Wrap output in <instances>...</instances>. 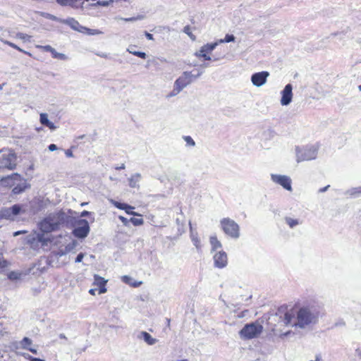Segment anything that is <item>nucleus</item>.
<instances>
[{
  "label": "nucleus",
  "instance_id": "59",
  "mask_svg": "<svg viewBox=\"0 0 361 361\" xmlns=\"http://www.w3.org/2000/svg\"><path fill=\"white\" fill-rule=\"evenodd\" d=\"M125 169V164H122L121 166H118L116 168V170H121V169Z\"/></svg>",
  "mask_w": 361,
  "mask_h": 361
},
{
  "label": "nucleus",
  "instance_id": "54",
  "mask_svg": "<svg viewBox=\"0 0 361 361\" xmlns=\"http://www.w3.org/2000/svg\"><path fill=\"white\" fill-rule=\"evenodd\" d=\"M202 74V71H198L196 75H193V80L199 78Z\"/></svg>",
  "mask_w": 361,
  "mask_h": 361
},
{
  "label": "nucleus",
  "instance_id": "58",
  "mask_svg": "<svg viewBox=\"0 0 361 361\" xmlns=\"http://www.w3.org/2000/svg\"><path fill=\"white\" fill-rule=\"evenodd\" d=\"M30 361H44V360L37 358V357H32Z\"/></svg>",
  "mask_w": 361,
  "mask_h": 361
},
{
  "label": "nucleus",
  "instance_id": "51",
  "mask_svg": "<svg viewBox=\"0 0 361 361\" xmlns=\"http://www.w3.org/2000/svg\"><path fill=\"white\" fill-rule=\"evenodd\" d=\"M65 154H66V157H73V152L71 149L66 150Z\"/></svg>",
  "mask_w": 361,
  "mask_h": 361
},
{
  "label": "nucleus",
  "instance_id": "38",
  "mask_svg": "<svg viewBox=\"0 0 361 361\" xmlns=\"http://www.w3.org/2000/svg\"><path fill=\"white\" fill-rule=\"evenodd\" d=\"M195 56L198 58H203L204 60L210 61L212 60V58L208 54L205 53H195Z\"/></svg>",
  "mask_w": 361,
  "mask_h": 361
},
{
  "label": "nucleus",
  "instance_id": "39",
  "mask_svg": "<svg viewBox=\"0 0 361 361\" xmlns=\"http://www.w3.org/2000/svg\"><path fill=\"white\" fill-rule=\"evenodd\" d=\"M36 47L37 49H42V50H43L44 51H49V52H51V51L54 49L50 45H45V46L37 45Z\"/></svg>",
  "mask_w": 361,
  "mask_h": 361
},
{
  "label": "nucleus",
  "instance_id": "2",
  "mask_svg": "<svg viewBox=\"0 0 361 361\" xmlns=\"http://www.w3.org/2000/svg\"><path fill=\"white\" fill-rule=\"evenodd\" d=\"M66 217V214L61 211L51 213L39 223V228L44 233L56 231L65 222Z\"/></svg>",
  "mask_w": 361,
  "mask_h": 361
},
{
  "label": "nucleus",
  "instance_id": "7",
  "mask_svg": "<svg viewBox=\"0 0 361 361\" xmlns=\"http://www.w3.org/2000/svg\"><path fill=\"white\" fill-rule=\"evenodd\" d=\"M90 231L89 223L85 219H78L75 221L74 229L73 234L78 238H86Z\"/></svg>",
  "mask_w": 361,
  "mask_h": 361
},
{
  "label": "nucleus",
  "instance_id": "12",
  "mask_svg": "<svg viewBox=\"0 0 361 361\" xmlns=\"http://www.w3.org/2000/svg\"><path fill=\"white\" fill-rule=\"evenodd\" d=\"M293 99V86L291 84H288L285 86L284 89L281 91V104L282 106H288L292 102Z\"/></svg>",
  "mask_w": 361,
  "mask_h": 361
},
{
  "label": "nucleus",
  "instance_id": "17",
  "mask_svg": "<svg viewBox=\"0 0 361 361\" xmlns=\"http://www.w3.org/2000/svg\"><path fill=\"white\" fill-rule=\"evenodd\" d=\"M142 178V176L139 173H136L130 176V178H128V184L129 186L132 188H139L140 185L139 182L140 181Z\"/></svg>",
  "mask_w": 361,
  "mask_h": 361
},
{
  "label": "nucleus",
  "instance_id": "49",
  "mask_svg": "<svg viewBox=\"0 0 361 361\" xmlns=\"http://www.w3.org/2000/svg\"><path fill=\"white\" fill-rule=\"evenodd\" d=\"M90 214H91V212L85 210V211L81 212L80 216L81 217H85V216H89Z\"/></svg>",
  "mask_w": 361,
  "mask_h": 361
},
{
  "label": "nucleus",
  "instance_id": "30",
  "mask_svg": "<svg viewBox=\"0 0 361 361\" xmlns=\"http://www.w3.org/2000/svg\"><path fill=\"white\" fill-rule=\"evenodd\" d=\"M76 0H56V2L63 6H73L75 3Z\"/></svg>",
  "mask_w": 361,
  "mask_h": 361
},
{
  "label": "nucleus",
  "instance_id": "19",
  "mask_svg": "<svg viewBox=\"0 0 361 361\" xmlns=\"http://www.w3.org/2000/svg\"><path fill=\"white\" fill-rule=\"evenodd\" d=\"M219 42H214L210 44H206L203 45L200 49L198 51H196L195 53H205V54H210L212 52L213 50L216 49V47L218 46Z\"/></svg>",
  "mask_w": 361,
  "mask_h": 361
},
{
  "label": "nucleus",
  "instance_id": "60",
  "mask_svg": "<svg viewBox=\"0 0 361 361\" xmlns=\"http://www.w3.org/2000/svg\"><path fill=\"white\" fill-rule=\"evenodd\" d=\"M290 334H291L290 331H287V332L284 333L283 334H282L281 336H287Z\"/></svg>",
  "mask_w": 361,
  "mask_h": 361
},
{
  "label": "nucleus",
  "instance_id": "53",
  "mask_svg": "<svg viewBox=\"0 0 361 361\" xmlns=\"http://www.w3.org/2000/svg\"><path fill=\"white\" fill-rule=\"evenodd\" d=\"M97 289L96 288H92V289H90L89 290V293L90 294L92 295H94L96 294V292H97Z\"/></svg>",
  "mask_w": 361,
  "mask_h": 361
},
{
  "label": "nucleus",
  "instance_id": "6",
  "mask_svg": "<svg viewBox=\"0 0 361 361\" xmlns=\"http://www.w3.org/2000/svg\"><path fill=\"white\" fill-rule=\"evenodd\" d=\"M220 223L222 230L226 235L235 239L239 238L240 228L236 222L229 218H224Z\"/></svg>",
  "mask_w": 361,
  "mask_h": 361
},
{
  "label": "nucleus",
  "instance_id": "3",
  "mask_svg": "<svg viewBox=\"0 0 361 361\" xmlns=\"http://www.w3.org/2000/svg\"><path fill=\"white\" fill-rule=\"evenodd\" d=\"M3 185L8 186L16 185L13 189L14 194H20L25 190L29 187L25 180H23L22 176L17 173H13L11 176L4 177L1 180Z\"/></svg>",
  "mask_w": 361,
  "mask_h": 361
},
{
  "label": "nucleus",
  "instance_id": "61",
  "mask_svg": "<svg viewBox=\"0 0 361 361\" xmlns=\"http://www.w3.org/2000/svg\"><path fill=\"white\" fill-rule=\"evenodd\" d=\"M17 50H18L19 51H21V52H23V53H25L27 54L26 51H23L22 49H20L19 47H18V49H17Z\"/></svg>",
  "mask_w": 361,
  "mask_h": 361
},
{
  "label": "nucleus",
  "instance_id": "23",
  "mask_svg": "<svg viewBox=\"0 0 361 361\" xmlns=\"http://www.w3.org/2000/svg\"><path fill=\"white\" fill-rule=\"evenodd\" d=\"M210 243L212 245V250H215L218 248L221 247V242L217 239L216 235H213L210 237Z\"/></svg>",
  "mask_w": 361,
  "mask_h": 361
},
{
  "label": "nucleus",
  "instance_id": "33",
  "mask_svg": "<svg viewBox=\"0 0 361 361\" xmlns=\"http://www.w3.org/2000/svg\"><path fill=\"white\" fill-rule=\"evenodd\" d=\"M16 37L18 39L23 40L24 42L30 41V39L31 37L30 35L22 32L16 33Z\"/></svg>",
  "mask_w": 361,
  "mask_h": 361
},
{
  "label": "nucleus",
  "instance_id": "43",
  "mask_svg": "<svg viewBox=\"0 0 361 361\" xmlns=\"http://www.w3.org/2000/svg\"><path fill=\"white\" fill-rule=\"evenodd\" d=\"M8 265V262L6 260L0 258V270L1 271L4 268H6Z\"/></svg>",
  "mask_w": 361,
  "mask_h": 361
},
{
  "label": "nucleus",
  "instance_id": "5",
  "mask_svg": "<svg viewBox=\"0 0 361 361\" xmlns=\"http://www.w3.org/2000/svg\"><path fill=\"white\" fill-rule=\"evenodd\" d=\"M318 147L316 145H307L305 147H296L295 156L297 162L310 161L317 158Z\"/></svg>",
  "mask_w": 361,
  "mask_h": 361
},
{
  "label": "nucleus",
  "instance_id": "44",
  "mask_svg": "<svg viewBox=\"0 0 361 361\" xmlns=\"http://www.w3.org/2000/svg\"><path fill=\"white\" fill-rule=\"evenodd\" d=\"M84 256H85V254H84V253H82V252L79 253V254L78 255L77 257L75 258V262L76 263L81 262H82V259H83V257H84Z\"/></svg>",
  "mask_w": 361,
  "mask_h": 361
},
{
  "label": "nucleus",
  "instance_id": "34",
  "mask_svg": "<svg viewBox=\"0 0 361 361\" xmlns=\"http://www.w3.org/2000/svg\"><path fill=\"white\" fill-rule=\"evenodd\" d=\"M32 344V341L27 337H25L21 341V345L23 348H27Z\"/></svg>",
  "mask_w": 361,
  "mask_h": 361
},
{
  "label": "nucleus",
  "instance_id": "50",
  "mask_svg": "<svg viewBox=\"0 0 361 361\" xmlns=\"http://www.w3.org/2000/svg\"><path fill=\"white\" fill-rule=\"evenodd\" d=\"M124 210H125V212L128 214H131V215H133V216H138L139 215L137 213L132 212L131 209H124Z\"/></svg>",
  "mask_w": 361,
  "mask_h": 361
},
{
  "label": "nucleus",
  "instance_id": "37",
  "mask_svg": "<svg viewBox=\"0 0 361 361\" xmlns=\"http://www.w3.org/2000/svg\"><path fill=\"white\" fill-rule=\"evenodd\" d=\"M130 221L132 222V224L134 226H141L144 223V221L142 219H136V218H131L130 219Z\"/></svg>",
  "mask_w": 361,
  "mask_h": 361
},
{
  "label": "nucleus",
  "instance_id": "18",
  "mask_svg": "<svg viewBox=\"0 0 361 361\" xmlns=\"http://www.w3.org/2000/svg\"><path fill=\"white\" fill-rule=\"evenodd\" d=\"M40 123L47 127H48L50 130H54L56 129V126L51 122L48 119V115L46 113H42L40 114V118H39Z\"/></svg>",
  "mask_w": 361,
  "mask_h": 361
},
{
  "label": "nucleus",
  "instance_id": "27",
  "mask_svg": "<svg viewBox=\"0 0 361 361\" xmlns=\"http://www.w3.org/2000/svg\"><path fill=\"white\" fill-rule=\"evenodd\" d=\"M235 39V37H234V35L227 34V35H226V36L224 39H221L219 41H217L216 42H219V44L228 43L231 42H234Z\"/></svg>",
  "mask_w": 361,
  "mask_h": 361
},
{
  "label": "nucleus",
  "instance_id": "14",
  "mask_svg": "<svg viewBox=\"0 0 361 361\" xmlns=\"http://www.w3.org/2000/svg\"><path fill=\"white\" fill-rule=\"evenodd\" d=\"M60 23L69 25L73 30L80 32H85L87 27L82 26L80 23L73 18L60 20Z\"/></svg>",
  "mask_w": 361,
  "mask_h": 361
},
{
  "label": "nucleus",
  "instance_id": "29",
  "mask_svg": "<svg viewBox=\"0 0 361 361\" xmlns=\"http://www.w3.org/2000/svg\"><path fill=\"white\" fill-rule=\"evenodd\" d=\"M8 279L12 281H16L21 279L22 274L18 271H11L8 274Z\"/></svg>",
  "mask_w": 361,
  "mask_h": 361
},
{
  "label": "nucleus",
  "instance_id": "40",
  "mask_svg": "<svg viewBox=\"0 0 361 361\" xmlns=\"http://www.w3.org/2000/svg\"><path fill=\"white\" fill-rule=\"evenodd\" d=\"M85 32H87L90 35H100L102 33V32L99 30H91L88 28H87V30H85Z\"/></svg>",
  "mask_w": 361,
  "mask_h": 361
},
{
  "label": "nucleus",
  "instance_id": "20",
  "mask_svg": "<svg viewBox=\"0 0 361 361\" xmlns=\"http://www.w3.org/2000/svg\"><path fill=\"white\" fill-rule=\"evenodd\" d=\"M121 280L123 283L128 284L133 287H138L142 284L141 281H139V282L133 281V279L132 277H130L129 276H126V275L123 276L121 277Z\"/></svg>",
  "mask_w": 361,
  "mask_h": 361
},
{
  "label": "nucleus",
  "instance_id": "57",
  "mask_svg": "<svg viewBox=\"0 0 361 361\" xmlns=\"http://www.w3.org/2000/svg\"><path fill=\"white\" fill-rule=\"evenodd\" d=\"M27 350H29L30 352H32V353H35V354H37V350L35 349V348H31L30 347H27Z\"/></svg>",
  "mask_w": 361,
  "mask_h": 361
},
{
  "label": "nucleus",
  "instance_id": "63",
  "mask_svg": "<svg viewBox=\"0 0 361 361\" xmlns=\"http://www.w3.org/2000/svg\"><path fill=\"white\" fill-rule=\"evenodd\" d=\"M60 337H61V338H65V336H64L63 334H61V335H60Z\"/></svg>",
  "mask_w": 361,
  "mask_h": 361
},
{
  "label": "nucleus",
  "instance_id": "1",
  "mask_svg": "<svg viewBox=\"0 0 361 361\" xmlns=\"http://www.w3.org/2000/svg\"><path fill=\"white\" fill-rule=\"evenodd\" d=\"M320 312L314 305H304L300 307L295 314L286 312L283 322L286 326H291L300 329H312L317 324Z\"/></svg>",
  "mask_w": 361,
  "mask_h": 361
},
{
  "label": "nucleus",
  "instance_id": "8",
  "mask_svg": "<svg viewBox=\"0 0 361 361\" xmlns=\"http://www.w3.org/2000/svg\"><path fill=\"white\" fill-rule=\"evenodd\" d=\"M271 180L274 183L280 185L288 191L293 190L291 186L292 180L288 176L272 173L271 174Z\"/></svg>",
  "mask_w": 361,
  "mask_h": 361
},
{
  "label": "nucleus",
  "instance_id": "45",
  "mask_svg": "<svg viewBox=\"0 0 361 361\" xmlns=\"http://www.w3.org/2000/svg\"><path fill=\"white\" fill-rule=\"evenodd\" d=\"M112 0L110 1H97V4L99 6H109L111 2H112Z\"/></svg>",
  "mask_w": 361,
  "mask_h": 361
},
{
  "label": "nucleus",
  "instance_id": "42",
  "mask_svg": "<svg viewBox=\"0 0 361 361\" xmlns=\"http://www.w3.org/2000/svg\"><path fill=\"white\" fill-rule=\"evenodd\" d=\"M0 40H1L3 43H4L5 44H8V46H10L11 47H12V48H13V49H18V47L16 44H13V43L11 42H9V41L4 40V39H0Z\"/></svg>",
  "mask_w": 361,
  "mask_h": 361
},
{
  "label": "nucleus",
  "instance_id": "55",
  "mask_svg": "<svg viewBox=\"0 0 361 361\" xmlns=\"http://www.w3.org/2000/svg\"><path fill=\"white\" fill-rule=\"evenodd\" d=\"M49 19L53 20H57L59 22H60V20H61V19H59L58 18H56V16H52V15H50Z\"/></svg>",
  "mask_w": 361,
  "mask_h": 361
},
{
  "label": "nucleus",
  "instance_id": "24",
  "mask_svg": "<svg viewBox=\"0 0 361 361\" xmlns=\"http://www.w3.org/2000/svg\"><path fill=\"white\" fill-rule=\"evenodd\" d=\"M347 195H349L350 197H359L361 194V186L357 188H353L348 190L346 192Z\"/></svg>",
  "mask_w": 361,
  "mask_h": 361
},
{
  "label": "nucleus",
  "instance_id": "26",
  "mask_svg": "<svg viewBox=\"0 0 361 361\" xmlns=\"http://www.w3.org/2000/svg\"><path fill=\"white\" fill-rule=\"evenodd\" d=\"M51 54L52 55V57L54 59H58L60 60L67 59V56L64 54L57 52L55 49H53Z\"/></svg>",
  "mask_w": 361,
  "mask_h": 361
},
{
  "label": "nucleus",
  "instance_id": "31",
  "mask_svg": "<svg viewBox=\"0 0 361 361\" xmlns=\"http://www.w3.org/2000/svg\"><path fill=\"white\" fill-rule=\"evenodd\" d=\"M128 51H129L130 54H132L136 56H138L141 59H145L147 56V54L145 52L133 51L131 47L128 49Z\"/></svg>",
  "mask_w": 361,
  "mask_h": 361
},
{
  "label": "nucleus",
  "instance_id": "25",
  "mask_svg": "<svg viewBox=\"0 0 361 361\" xmlns=\"http://www.w3.org/2000/svg\"><path fill=\"white\" fill-rule=\"evenodd\" d=\"M190 238L192 240V242L193 243V245L196 247L197 250L200 249L201 245H200V240L197 237V233H193L192 231L190 232Z\"/></svg>",
  "mask_w": 361,
  "mask_h": 361
},
{
  "label": "nucleus",
  "instance_id": "9",
  "mask_svg": "<svg viewBox=\"0 0 361 361\" xmlns=\"http://www.w3.org/2000/svg\"><path fill=\"white\" fill-rule=\"evenodd\" d=\"M193 81V74L190 71H184L174 82L177 86L183 90Z\"/></svg>",
  "mask_w": 361,
  "mask_h": 361
},
{
  "label": "nucleus",
  "instance_id": "15",
  "mask_svg": "<svg viewBox=\"0 0 361 361\" xmlns=\"http://www.w3.org/2000/svg\"><path fill=\"white\" fill-rule=\"evenodd\" d=\"M94 285L99 287V294L104 293L106 292L105 285L107 282L103 277L98 275H94Z\"/></svg>",
  "mask_w": 361,
  "mask_h": 361
},
{
  "label": "nucleus",
  "instance_id": "46",
  "mask_svg": "<svg viewBox=\"0 0 361 361\" xmlns=\"http://www.w3.org/2000/svg\"><path fill=\"white\" fill-rule=\"evenodd\" d=\"M118 219L121 220V221L123 224V225L125 226H128V223L130 221V220H128V219H126V217L123 216H118Z\"/></svg>",
  "mask_w": 361,
  "mask_h": 361
},
{
  "label": "nucleus",
  "instance_id": "62",
  "mask_svg": "<svg viewBox=\"0 0 361 361\" xmlns=\"http://www.w3.org/2000/svg\"><path fill=\"white\" fill-rule=\"evenodd\" d=\"M86 204H87V202H83L81 204L82 206H85Z\"/></svg>",
  "mask_w": 361,
  "mask_h": 361
},
{
  "label": "nucleus",
  "instance_id": "13",
  "mask_svg": "<svg viewBox=\"0 0 361 361\" xmlns=\"http://www.w3.org/2000/svg\"><path fill=\"white\" fill-rule=\"evenodd\" d=\"M214 262L215 267L218 268H224L227 264V255L224 251H219L214 256Z\"/></svg>",
  "mask_w": 361,
  "mask_h": 361
},
{
  "label": "nucleus",
  "instance_id": "16",
  "mask_svg": "<svg viewBox=\"0 0 361 361\" xmlns=\"http://www.w3.org/2000/svg\"><path fill=\"white\" fill-rule=\"evenodd\" d=\"M137 338L144 340L148 345H154L157 342L156 338H153L149 333L146 331L140 332Z\"/></svg>",
  "mask_w": 361,
  "mask_h": 361
},
{
  "label": "nucleus",
  "instance_id": "36",
  "mask_svg": "<svg viewBox=\"0 0 361 361\" xmlns=\"http://www.w3.org/2000/svg\"><path fill=\"white\" fill-rule=\"evenodd\" d=\"M78 245V243L76 240H72L71 243H70L69 244H68L66 246V252H71Z\"/></svg>",
  "mask_w": 361,
  "mask_h": 361
},
{
  "label": "nucleus",
  "instance_id": "32",
  "mask_svg": "<svg viewBox=\"0 0 361 361\" xmlns=\"http://www.w3.org/2000/svg\"><path fill=\"white\" fill-rule=\"evenodd\" d=\"M183 32L188 35V37L192 40L195 41L196 37L192 33L191 28L189 25H186L183 28Z\"/></svg>",
  "mask_w": 361,
  "mask_h": 361
},
{
  "label": "nucleus",
  "instance_id": "41",
  "mask_svg": "<svg viewBox=\"0 0 361 361\" xmlns=\"http://www.w3.org/2000/svg\"><path fill=\"white\" fill-rule=\"evenodd\" d=\"M120 19L123 20L124 21H126V22H132V21H135L137 20L142 19V16H138L137 17H132V18H121Z\"/></svg>",
  "mask_w": 361,
  "mask_h": 361
},
{
  "label": "nucleus",
  "instance_id": "4",
  "mask_svg": "<svg viewBox=\"0 0 361 361\" xmlns=\"http://www.w3.org/2000/svg\"><path fill=\"white\" fill-rule=\"evenodd\" d=\"M263 326L259 322L245 324L239 331L240 338L243 340H250L257 338L263 331Z\"/></svg>",
  "mask_w": 361,
  "mask_h": 361
},
{
  "label": "nucleus",
  "instance_id": "28",
  "mask_svg": "<svg viewBox=\"0 0 361 361\" xmlns=\"http://www.w3.org/2000/svg\"><path fill=\"white\" fill-rule=\"evenodd\" d=\"M183 90H181L177 85L174 82L173 90L166 96L168 98L173 97L178 94Z\"/></svg>",
  "mask_w": 361,
  "mask_h": 361
},
{
  "label": "nucleus",
  "instance_id": "35",
  "mask_svg": "<svg viewBox=\"0 0 361 361\" xmlns=\"http://www.w3.org/2000/svg\"><path fill=\"white\" fill-rule=\"evenodd\" d=\"M183 140H185L188 146L194 147L195 145L194 140L190 136H184Z\"/></svg>",
  "mask_w": 361,
  "mask_h": 361
},
{
  "label": "nucleus",
  "instance_id": "10",
  "mask_svg": "<svg viewBox=\"0 0 361 361\" xmlns=\"http://www.w3.org/2000/svg\"><path fill=\"white\" fill-rule=\"evenodd\" d=\"M269 76V73L267 71L255 73L251 76V82L253 85L259 87L267 82Z\"/></svg>",
  "mask_w": 361,
  "mask_h": 361
},
{
  "label": "nucleus",
  "instance_id": "21",
  "mask_svg": "<svg viewBox=\"0 0 361 361\" xmlns=\"http://www.w3.org/2000/svg\"><path fill=\"white\" fill-rule=\"evenodd\" d=\"M285 222L288 225L290 228H293L298 225L300 224L301 222L298 219H293L290 216H286L284 219Z\"/></svg>",
  "mask_w": 361,
  "mask_h": 361
},
{
  "label": "nucleus",
  "instance_id": "11",
  "mask_svg": "<svg viewBox=\"0 0 361 361\" xmlns=\"http://www.w3.org/2000/svg\"><path fill=\"white\" fill-rule=\"evenodd\" d=\"M20 210L21 207L18 204H15L8 208H3L0 210V218L12 219L20 213Z\"/></svg>",
  "mask_w": 361,
  "mask_h": 361
},
{
  "label": "nucleus",
  "instance_id": "48",
  "mask_svg": "<svg viewBox=\"0 0 361 361\" xmlns=\"http://www.w3.org/2000/svg\"><path fill=\"white\" fill-rule=\"evenodd\" d=\"M145 37H147V39L149 40H153L154 39V37H153V35L147 32H145Z\"/></svg>",
  "mask_w": 361,
  "mask_h": 361
},
{
  "label": "nucleus",
  "instance_id": "52",
  "mask_svg": "<svg viewBox=\"0 0 361 361\" xmlns=\"http://www.w3.org/2000/svg\"><path fill=\"white\" fill-rule=\"evenodd\" d=\"M329 187H330V185H326V187L320 188L319 190V192H326Z\"/></svg>",
  "mask_w": 361,
  "mask_h": 361
},
{
  "label": "nucleus",
  "instance_id": "64",
  "mask_svg": "<svg viewBox=\"0 0 361 361\" xmlns=\"http://www.w3.org/2000/svg\"><path fill=\"white\" fill-rule=\"evenodd\" d=\"M358 90L361 91V85L358 86Z\"/></svg>",
  "mask_w": 361,
  "mask_h": 361
},
{
  "label": "nucleus",
  "instance_id": "22",
  "mask_svg": "<svg viewBox=\"0 0 361 361\" xmlns=\"http://www.w3.org/2000/svg\"><path fill=\"white\" fill-rule=\"evenodd\" d=\"M110 202L112 204H114L116 207L120 209H134L133 207L128 204H126V203H121V202H118L117 201H115L114 200H110Z\"/></svg>",
  "mask_w": 361,
  "mask_h": 361
},
{
  "label": "nucleus",
  "instance_id": "56",
  "mask_svg": "<svg viewBox=\"0 0 361 361\" xmlns=\"http://www.w3.org/2000/svg\"><path fill=\"white\" fill-rule=\"evenodd\" d=\"M97 55L100 57L105 58V59H106L108 57V55L105 53H99V54H97Z\"/></svg>",
  "mask_w": 361,
  "mask_h": 361
},
{
  "label": "nucleus",
  "instance_id": "47",
  "mask_svg": "<svg viewBox=\"0 0 361 361\" xmlns=\"http://www.w3.org/2000/svg\"><path fill=\"white\" fill-rule=\"evenodd\" d=\"M48 148H49V151H51V152H54L58 149L57 146L54 144L49 145Z\"/></svg>",
  "mask_w": 361,
  "mask_h": 361
}]
</instances>
